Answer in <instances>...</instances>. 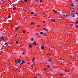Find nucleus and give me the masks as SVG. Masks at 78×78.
Segmentation results:
<instances>
[{"label":"nucleus","instance_id":"1","mask_svg":"<svg viewBox=\"0 0 78 78\" xmlns=\"http://www.w3.org/2000/svg\"><path fill=\"white\" fill-rule=\"evenodd\" d=\"M15 62L16 64H20L21 62V59H19L18 60L17 59H15Z\"/></svg>","mask_w":78,"mask_h":78},{"label":"nucleus","instance_id":"2","mask_svg":"<svg viewBox=\"0 0 78 78\" xmlns=\"http://www.w3.org/2000/svg\"><path fill=\"white\" fill-rule=\"evenodd\" d=\"M47 60L48 61H49V62H52L53 61L52 59L51 58H48Z\"/></svg>","mask_w":78,"mask_h":78},{"label":"nucleus","instance_id":"3","mask_svg":"<svg viewBox=\"0 0 78 78\" xmlns=\"http://www.w3.org/2000/svg\"><path fill=\"white\" fill-rule=\"evenodd\" d=\"M14 70H16V71H18L19 70V68H14Z\"/></svg>","mask_w":78,"mask_h":78},{"label":"nucleus","instance_id":"4","mask_svg":"<svg viewBox=\"0 0 78 78\" xmlns=\"http://www.w3.org/2000/svg\"><path fill=\"white\" fill-rule=\"evenodd\" d=\"M25 63V61L24 60H22V61L21 62V63L20 64V65H22V64H23Z\"/></svg>","mask_w":78,"mask_h":78},{"label":"nucleus","instance_id":"5","mask_svg":"<svg viewBox=\"0 0 78 78\" xmlns=\"http://www.w3.org/2000/svg\"><path fill=\"white\" fill-rule=\"evenodd\" d=\"M70 5L71 6H74V5L73 4V2H71L70 3Z\"/></svg>","mask_w":78,"mask_h":78},{"label":"nucleus","instance_id":"6","mask_svg":"<svg viewBox=\"0 0 78 78\" xmlns=\"http://www.w3.org/2000/svg\"><path fill=\"white\" fill-rule=\"evenodd\" d=\"M71 16L72 17H75V14H72L71 15Z\"/></svg>","mask_w":78,"mask_h":78},{"label":"nucleus","instance_id":"7","mask_svg":"<svg viewBox=\"0 0 78 78\" xmlns=\"http://www.w3.org/2000/svg\"><path fill=\"white\" fill-rule=\"evenodd\" d=\"M5 38V37H0V40H2V39H3Z\"/></svg>","mask_w":78,"mask_h":78},{"label":"nucleus","instance_id":"8","mask_svg":"<svg viewBox=\"0 0 78 78\" xmlns=\"http://www.w3.org/2000/svg\"><path fill=\"white\" fill-rule=\"evenodd\" d=\"M72 14H76V13H75V12L74 11H73L72 12Z\"/></svg>","mask_w":78,"mask_h":78},{"label":"nucleus","instance_id":"9","mask_svg":"<svg viewBox=\"0 0 78 78\" xmlns=\"http://www.w3.org/2000/svg\"><path fill=\"white\" fill-rule=\"evenodd\" d=\"M70 16V15L69 14H66V16L64 15V16H65V17H67V16Z\"/></svg>","mask_w":78,"mask_h":78},{"label":"nucleus","instance_id":"10","mask_svg":"<svg viewBox=\"0 0 78 78\" xmlns=\"http://www.w3.org/2000/svg\"><path fill=\"white\" fill-rule=\"evenodd\" d=\"M49 69L50 72H52V71H53V69H51V68H49Z\"/></svg>","mask_w":78,"mask_h":78},{"label":"nucleus","instance_id":"11","mask_svg":"<svg viewBox=\"0 0 78 78\" xmlns=\"http://www.w3.org/2000/svg\"><path fill=\"white\" fill-rule=\"evenodd\" d=\"M71 11H75V8H72L71 9Z\"/></svg>","mask_w":78,"mask_h":78},{"label":"nucleus","instance_id":"12","mask_svg":"<svg viewBox=\"0 0 78 78\" xmlns=\"http://www.w3.org/2000/svg\"><path fill=\"white\" fill-rule=\"evenodd\" d=\"M5 45L8 46V42H6L5 43Z\"/></svg>","mask_w":78,"mask_h":78},{"label":"nucleus","instance_id":"13","mask_svg":"<svg viewBox=\"0 0 78 78\" xmlns=\"http://www.w3.org/2000/svg\"><path fill=\"white\" fill-rule=\"evenodd\" d=\"M33 44H34V45H35L36 44V41H34L33 43Z\"/></svg>","mask_w":78,"mask_h":78},{"label":"nucleus","instance_id":"14","mask_svg":"<svg viewBox=\"0 0 78 78\" xmlns=\"http://www.w3.org/2000/svg\"><path fill=\"white\" fill-rule=\"evenodd\" d=\"M15 30H18L19 29V27H16L15 28Z\"/></svg>","mask_w":78,"mask_h":78},{"label":"nucleus","instance_id":"15","mask_svg":"<svg viewBox=\"0 0 78 78\" xmlns=\"http://www.w3.org/2000/svg\"><path fill=\"white\" fill-rule=\"evenodd\" d=\"M29 46L30 48H31L32 47V46L31 45V44H29Z\"/></svg>","mask_w":78,"mask_h":78},{"label":"nucleus","instance_id":"16","mask_svg":"<svg viewBox=\"0 0 78 78\" xmlns=\"http://www.w3.org/2000/svg\"><path fill=\"white\" fill-rule=\"evenodd\" d=\"M51 21H53V22H54L55 21V20H53V19H51Z\"/></svg>","mask_w":78,"mask_h":78},{"label":"nucleus","instance_id":"17","mask_svg":"<svg viewBox=\"0 0 78 78\" xmlns=\"http://www.w3.org/2000/svg\"><path fill=\"white\" fill-rule=\"evenodd\" d=\"M43 15L44 16H47V13H44Z\"/></svg>","mask_w":78,"mask_h":78},{"label":"nucleus","instance_id":"18","mask_svg":"<svg viewBox=\"0 0 78 78\" xmlns=\"http://www.w3.org/2000/svg\"><path fill=\"white\" fill-rule=\"evenodd\" d=\"M34 23L33 22H32L31 23V25H34Z\"/></svg>","mask_w":78,"mask_h":78},{"label":"nucleus","instance_id":"19","mask_svg":"<svg viewBox=\"0 0 78 78\" xmlns=\"http://www.w3.org/2000/svg\"><path fill=\"white\" fill-rule=\"evenodd\" d=\"M44 49V46H42L41 47V49Z\"/></svg>","mask_w":78,"mask_h":78},{"label":"nucleus","instance_id":"20","mask_svg":"<svg viewBox=\"0 0 78 78\" xmlns=\"http://www.w3.org/2000/svg\"><path fill=\"white\" fill-rule=\"evenodd\" d=\"M40 34H44V33L42 32H40Z\"/></svg>","mask_w":78,"mask_h":78},{"label":"nucleus","instance_id":"21","mask_svg":"<svg viewBox=\"0 0 78 78\" xmlns=\"http://www.w3.org/2000/svg\"><path fill=\"white\" fill-rule=\"evenodd\" d=\"M8 18H11V16H10V15H9V16H8Z\"/></svg>","mask_w":78,"mask_h":78},{"label":"nucleus","instance_id":"22","mask_svg":"<svg viewBox=\"0 0 78 78\" xmlns=\"http://www.w3.org/2000/svg\"><path fill=\"white\" fill-rule=\"evenodd\" d=\"M16 9V7L14 8H13L12 10H15V9Z\"/></svg>","mask_w":78,"mask_h":78},{"label":"nucleus","instance_id":"23","mask_svg":"<svg viewBox=\"0 0 78 78\" xmlns=\"http://www.w3.org/2000/svg\"><path fill=\"white\" fill-rule=\"evenodd\" d=\"M37 27L38 28H40L41 27V26L39 25H38Z\"/></svg>","mask_w":78,"mask_h":78},{"label":"nucleus","instance_id":"24","mask_svg":"<svg viewBox=\"0 0 78 78\" xmlns=\"http://www.w3.org/2000/svg\"><path fill=\"white\" fill-rule=\"evenodd\" d=\"M31 14H34V12H31Z\"/></svg>","mask_w":78,"mask_h":78},{"label":"nucleus","instance_id":"25","mask_svg":"<svg viewBox=\"0 0 78 78\" xmlns=\"http://www.w3.org/2000/svg\"><path fill=\"white\" fill-rule=\"evenodd\" d=\"M25 2L27 3V2H28V0H24Z\"/></svg>","mask_w":78,"mask_h":78},{"label":"nucleus","instance_id":"26","mask_svg":"<svg viewBox=\"0 0 78 78\" xmlns=\"http://www.w3.org/2000/svg\"><path fill=\"white\" fill-rule=\"evenodd\" d=\"M48 67L49 69H50V66L49 65H48Z\"/></svg>","mask_w":78,"mask_h":78},{"label":"nucleus","instance_id":"27","mask_svg":"<svg viewBox=\"0 0 78 78\" xmlns=\"http://www.w3.org/2000/svg\"><path fill=\"white\" fill-rule=\"evenodd\" d=\"M16 43L17 44H19V42L18 41H16Z\"/></svg>","mask_w":78,"mask_h":78},{"label":"nucleus","instance_id":"28","mask_svg":"<svg viewBox=\"0 0 78 78\" xmlns=\"http://www.w3.org/2000/svg\"><path fill=\"white\" fill-rule=\"evenodd\" d=\"M59 18L60 19H61V18H62V16H59Z\"/></svg>","mask_w":78,"mask_h":78},{"label":"nucleus","instance_id":"29","mask_svg":"<svg viewBox=\"0 0 78 78\" xmlns=\"http://www.w3.org/2000/svg\"><path fill=\"white\" fill-rule=\"evenodd\" d=\"M23 33L24 34L25 33V31L23 30Z\"/></svg>","mask_w":78,"mask_h":78},{"label":"nucleus","instance_id":"30","mask_svg":"<svg viewBox=\"0 0 78 78\" xmlns=\"http://www.w3.org/2000/svg\"><path fill=\"white\" fill-rule=\"evenodd\" d=\"M34 40V39H33V38H32L31 40V41H33V40Z\"/></svg>","mask_w":78,"mask_h":78},{"label":"nucleus","instance_id":"31","mask_svg":"<svg viewBox=\"0 0 78 78\" xmlns=\"http://www.w3.org/2000/svg\"><path fill=\"white\" fill-rule=\"evenodd\" d=\"M78 21H76V22H75V23H76V24H78Z\"/></svg>","mask_w":78,"mask_h":78},{"label":"nucleus","instance_id":"32","mask_svg":"<svg viewBox=\"0 0 78 78\" xmlns=\"http://www.w3.org/2000/svg\"><path fill=\"white\" fill-rule=\"evenodd\" d=\"M34 16H37V14H34Z\"/></svg>","mask_w":78,"mask_h":78},{"label":"nucleus","instance_id":"33","mask_svg":"<svg viewBox=\"0 0 78 78\" xmlns=\"http://www.w3.org/2000/svg\"><path fill=\"white\" fill-rule=\"evenodd\" d=\"M75 27H76V28H77L78 27V25L76 26Z\"/></svg>","mask_w":78,"mask_h":78},{"label":"nucleus","instance_id":"34","mask_svg":"<svg viewBox=\"0 0 78 78\" xmlns=\"http://www.w3.org/2000/svg\"><path fill=\"white\" fill-rule=\"evenodd\" d=\"M42 1L41 0H40V3H42Z\"/></svg>","mask_w":78,"mask_h":78},{"label":"nucleus","instance_id":"35","mask_svg":"<svg viewBox=\"0 0 78 78\" xmlns=\"http://www.w3.org/2000/svg\"><path fill=\"white\" fill-rule=\"evenodd\" d=\"M55 10L54 9L53 10V12H55Z\"/></svg>","mask_w":78,"mask_h":78},{"label":"nucleus","instance_id":"36","mask_svg":"<svg viewBox=\"0 0 78 78\" xmlns=\"http://www.w3.org/2000/svg\"><path fill=\"white\" fill-rule=\"evenodd\" d=\"M35 60V59L33 58L32 59V61H34Z\"/></svg>","mask_w":78,"mask_h":78},{"label":"nucleus","instance_id":"37","mask_svg":"<svg viewBox=\"0 0 78 78\" xmlns=\"http://www.w3.org/2000/svg\"><path fill=\"white\" fill-rule=\"evenodd\" d=\"M61 76H62V73L60 74H59Z\"/></svg>","mask_w":78,"mask_h":78},{"label":"nucleus","instance_id":"38","mask_svg":"<svg viewBox=\"0 0 78 78\" xmlns=\"http://www.w3.org/2000/svg\"><path fill=\"white\" fill-rule=\"evenodd\" d=\"M38 45V44L36 43V44H35L36 45H37H37Z\"/></svg>","mask_w":78,"mask_h":78},{"label":"nucleus","instance_id":"39","mask_svg":"<svg viewBox=\"0 0 78 78\" xmlns=\"http://www.w3.org/2000/svg\"><path fill=\"white\" fill-rule=\"evenodd\" d=\"M43 23H45V22L44 21H43Z\"/></svg>","mask_w":78,"mask_h":78},{"label":"nucleus","instance_id":"40","mask_svg":"<svg viewBox=\"0 0 78 78\" xmlns=\"http://www.w3.org/2000/svg\"><path fill=\"white\" fill-rule=\"evenodd\" d=\"M38 35V33H36V35Z\"/></svg>","mask_w":78,"mask_h":78},{"label":"nucleus","instance_id":"41","mask_svg":"<svg viewBox=\"0 0 78 78\" xmlns=\"http://www.w3.org/2000/svg\"><path fill=\"white\" fill-rule=\"evenodd\" d=\"M73 55H74V56H76V54H74Z\"/></svg>","mask_w":78,"mask_h":78},{"label":"nucleus","instance_id":"42","mask_svg":"<svg viewBox=\"0 0 78 78\" xmlns=\"http://www.w3.org/2000/svg\"><path fill=\"white\" fill-rule=\"evenodd\" d=\"M44 36H47V34H44Z\"/></svg>","mask_w":78,"mask_h":78},{"label":"nucleus","instance_id":"43","mask_svg":"<svg viewBox=\"0 0 78 78\" xmlns=\"http://www.w3.org/2000/svg\"><path fill=\"white\" fill-rule=\"evenodd\" d=\"M45 30V31H48V29H46V30Z\"/></svg>","mask_w":78,"mask_h":78},{"label":"nucleus","instance_id":"44","mask_svg":"<svg viewBox=\"0 0 78 78\" xmlns=\"http://www.w3.org/2000/svg\"><path fill=\"white\" fill-rule=\"evenodd\" d=\"M43 30H46V29H45V28H44Z\"/></svg>","mask_w":78,"mask_h":78},{"label":"nucleus","instance_id":"45","mask_svg":"<svg viewBox=\"0 0 78 78\" xmlns=\"http://www.w3.org/2000/svg\"><path fill=\"white\" fill-rule=\"evenodd\" d=\"M65 72H67V69H66V70H65Z\"/></svg>","mask_w":78,"mask_h":78},{"label":"nucleus","instance_id":"46","mask_svg":"<svg viewBox=\"0 0 78 78\" xmlns=\"http://www.w3.org/2000/svg\"><path fill=\"white\" fill-rule=\"evenodd\" d=\"M20 2H22L23 1V0H20Z\"/></svg>","mask_w":78,"mask_h":78},{"label":"nucleus","instance_id":"47","mask_svg":"<svg viewBox=\"0 0 78 78\" xmlns=\"http://www.w3.org/2000/svg\"><path fill=\"white\" fill-rule=\"evenodd\" d=\"M37 1V0H35V1H34V2H35L36 1Z\"/></svg>","mask_w":78,"mask_h":78},{"label":"nucleus","instance_id":"48","mask_svg":"<svg viewBox=\"0 0 78 78\" xmlns=\"http://www.w3.org/2000/svg\"><path fill=\"white\" fill-rule=\"evenodd\" d=\"M55 13H57V11H55Z\"/></svg>","mask_w":78,"mask_h":78},{"label":"nucleus","instance_id":"49","mask_svg":"<svg viewBox=\"0 0 78 78\" xmlns=\"http://www.w3.org/2000/svg\"><path fill=\"white\" fill-rule=\"evenodd\" d=\"M18 34H16V36H17Z\"/></svg>","mask_w":78,"mask_h":78},{"label":"nucleus","instance_id":"50","mask_svg":"<svg viewBox=\"0 0 78 78\" xmlns=\"http://www.w3.org/2000/svg\"><path fill=\"white\" fill-rule=\"evenodd\" d=\"M44 70H47V69L45 68L44 69Z\"/></svg>","mask_w":78,"mask_h":78},{"label":"nucleus","instance_id":"51","mask_svg":"<svg viewBox=\"0 0 78 78\" xmlns=\"http://www.w3.org/2000/svg\"><path fill=\"white\" fill-rule=\"evenodd\" d=\"M31 67H32V68H33V67H34V66H31Z\"/></svg>","mask_w":78,"mask_h":78},{"label":"nucleus","instance_id":"52","mask_svg":"<svg viewBox=\"0 0 78 78\" xmlns=\"http://www.w3.org/2000/svg\"><path fill=\"white\" fill-rule=\"evenodd\" d=\"M34 78H37V76H35V77Z\"/></svg>","mask_w":78,"mask_h":78},{"label":"nucleus","instance_id":"53","mask_svg":"<svg viewBox=\"0 0 78 78\" xmlns=\"http://www.w3.org/2000/svg\"><path fill=\"white\" fill-rule=\"evenodd\" d=\"M23 50H25V48H23Z\"/></svg>","mask_w":78,"mask_h":78},{"label":"nucleus","instance_id":"54","mask_svg":"<svg viewBox=\"0 0 78 78\" xmlns=\"http://www.w3.org/2000/svg\"><path fill=\"white\" fill-rule=\"evenodd\" d=\"M67 72H69V70H67Z\"/></svg>","mask_w":78,"mask_h":78},{"label":"nucleus","instance_id":"55","mask_svg":"<svg viewBox=\"0 0 78 78\" xmlns=\"http://www.w3.org/2000/svg\"><path fill=\"white\" fill-rule=\"evenodd\" d=\"M23 55H25V53H23Z\"/></svg>","mask_w":78,"mask_h":78},{"label":"nucleus","instance_id":"56","mask_svg":"<svg viewBox=\"0 0 78 78\" xmlns=\"http://www.w3.org/2000/svg\"><path fill=\"white\" fill-rule=\"evenodd\" d=\"M25 12L27 11V9H25Z\"/></svg>","mask_w":78,"mask_h":78},{"label":"nucleus","instance_id":"57","mask_svg":"<svg viewBox=\"0 0 78 78\" xmlns=\"http://www.w3.org/2000/svg\"><path fill=\"white\" fill-rule=\"evenodd\" d=\"M48 55H50V54H48Z\"/></svg>","mask_w":78,"mask_h":78},{"label":"nucleus","instance_id":"58","mask_svg":"<svg viewBox=\"0 0 78 78\" xmlns=\"http://www.w3.org/2000/svg\"><path fill=\"white\" fill-rule=\"evenodd\" d=\"M60 64H61V65H62V63H60Z\"/></svg>","mask_w":78,"mask_h":78},{"label":"nucleus","instance_id":"59","mask_svg":"<svg viewBox=\"0 0 78 78\" xmlns=\"http://www.w3.org/2000/svg\"><path fill=\"white\" fill-rule=\"evenodd\" d=\"M1 1H4V0H1Z\"/></svg>","mask_w":78,"mask_h":78},{"label":"nucleus","instance_id":"60","mask_svg":"<svg viewBox=\"0 0 78 78\" xmlns=\"http://www.w3.org/2000/svg\"><path fill=\"white\" fill-rule=\"evenodd\" d=\"M64 62H63L62 64H64Z\"/></svg>","mask_w":78,"mask_h":78},{"label":"nucleus","instance_id":"61","mask_svg":"<svg viewBox=\"0 0 78 78\" xmlns=\"http://www.w3.org/2000/svg\"><path fill=\"white\" fill-rule=\"evenodd\" d=\"M54 34L55 33H54V32H53V34Z\"/></svg>","mask_w":78,"mask_h":78},{"label":"nucleus","instance_id":"62","mask_svg":"<svg viewBox=\"0 0 78 78\" xmlns=\"http://www.w3.org/2000/svg\"><path fill=\"white\" fill-rule=\"evenodd\" d=\"M30 64V63H28V64Z\"/></svg>","mask_w":78,"mask_h":78},{"label":"nucleus","instance_id":"63","mask_svg":"<svg viewBox=\"0 0 78 78\" xmlns=\"http://www.w3.org/2000/svg\"><path fill=\"white\" fill-rule=\"evenodd\" d=\"M32 5H34V3H32Z\"/></svg>","mask_w":78,"mask_h":78},{"label":"nucleus","instance_id":"64","mask_svg":"<svg viewBox=\"0 0 78 78\" xmlns=\"http://www.w3.org/2000/svg\"><path fill=\"white\" fill-rule=\"evenodd\" d=\"M64 78H66V77H64Z\"/></svg>","mask_w":78,"mask_h":78}]
</instances>
